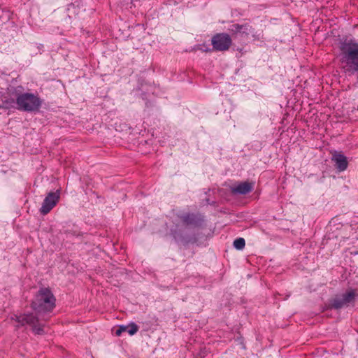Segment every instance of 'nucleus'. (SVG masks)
<instances>
[{"mask_svg":"<svg viewBox=\"0 0 358 358\" xmlns=\"http://www.w3.org/2000/svg\"><path fill=\"white\" fill-rule=\"evenodd\" d=\"M189 217V215H187V216L185 217L184 219H183L184 222H188Z\"/></svg>","mask_w":358,"mask_h":358,"instance_id":"ddd939ff","label":"nucleus"},{"mask_svg":"<svg viewBox=\"0 0 358 358\" xmlns=\"http://www.w3.org/2000/svg\"><path fill=\"white\" fill-rule=\"evenodd\" d=\"M331 160L339 172L347 169L348 162L347 157L341 152L335 151L332 155Z\"/></svg>","mask_w":358,"mask_h":358,"instance_id":"0eeeda50","label":"nucleus"},{"mask_svg":"<svg viewBox=\"0 0 358 358\" xmlns=\"http://www.w3.org/2000/svg\"><path fill=\"white\" fill-rule=\"evenodd\" d=\"M60 198V190L50 192L45 196L40 209L43 215L48 214L58 203Z\"/></svg>","mask_w":358,"mask_h":358,"instance_id":"39448f33","label":"nucleus"},{"mask_svg":"<svg viewBox=\"0 0 358 358\" xmlns=\"http://www.w3.org/2000/svg\"><path fill=\"white\" fill-rule=\"evenodd\" d=\"M355 297V292L353 290L348 291L345 294H344L342 298L336 299L333 303V306L335 308H341L345 306L348 305L352 303Z\"/></svg>","mask_w":358,"mask_h":358,"instance_id":"6e6552de","label":"nucleus"},{"mask_svg":"<svg viewBox=\"0 0 358 358\" xmlns=\"http://www.w3.org/2000/svg\"><path fill=\"white\" fill-rule=\"evenodd\" d=\"M245 239L243 238H236L234 241V246L237 250H242V249H243L244 247H245Z\"/></svg>","mask_w":358,"mask_h":358,"instance_id":"f8f14e48","label":"nucleus"},{"mask_svg":"<svg viewBox=\"0 0 358 358\" xmlns=\"http://www.w3.org/2000/svg\"><path fill=\"white\" fill-rule=\"evenodd\" d=\"M55 303V299L48 288L41 289L32 302V307L38 313L51 311Z\"/></svg>","mask_w":358,"mask_h":358,"instance_id":"7ed1b4c3","label":"nucleus"},{"mask_svg":"<svg viewBox=\"0 0 358 358\" xmlns=\"http://www.w3.org/2000/svg\"><path fill=\"white\" fill-rule=\"evenodd\" d=\"M138 327L134 322H131L127 325H120L115 331V335L120 336L123 332H127L130 336H133L138 331Z\"/></svg>","mask_w":358,"mask_h":358,"instance_id":"1a4fd4ad","label":"nucleus"},{"mask_svg":"<svg viewBox=\"0 0 358 358\" xmlns=\"http://www.w3.org/2000/svg\"><path fill=\"white\" fill-rule=\"evenodd\" d=\"M342 64L345 72L351 74L358 71V43H349L342 47Z\"/></svg>","mask_w":358,"mask_h":358,"instance_id":"f03ea898","label":"nucleus"},{"mask_svg":"<svg viewBox=\"0 0 358 358\" xmlns=\"http://www.w3.org/2000/svg\"><path fill=\"white\" fill-rule=\"evenodd\" d=\"M229 30L236 34H241L248 36L251 32V27L248 24L243 25L234 24L231 26Z\"/></svg>","mask_w":358,"mask_h":358,"instance_id":"9b49d317","label":"nucleus"},{"mask_svg":"<svg viewBox=\"0 0 358 358\" xmlns=\"http://www.w3.org/2000/svg\"><path fill=\"white\" fill-rule=\"evenodd\" d=\"M253 186L251 183L243 182L231 187V192L235 194H245L252 191Z\"/></svg>","mask_w":358,"mask_h":358,"instance_id":"9d476101","label":"nucleus"},{"mask_svg":"<svg viewBox=\"0 0 358 358\" xmlns=\"http://www.w3.org/2000/svg\"><path fill=\"white\" fill-rule=\"evenodd\" d=\"M11 321L15 322V326L17 328L24 326L25 324H29L32 327L34 331L37 334H42L43 333V327L41 325H38V318L34 316L32 314L29 315H13L10 317Z\"/></svg>","mask_w":358,"mask_h":358,"instance_id":"20e7f679","label":"nucleus"},{"mask_svg":"<svg viewBox=\"0 0 358 358\" xmlns=\"http://www.w3.org/2000/svg\"><path fill=\"white\" fill-rule=\"evenodd\" d=\"M42 104L38 95L24 92L21 85L10 86L6 92L0 94V108H16L26 112L37 111Z\"/></svg>","mask_w":358,"mask_h":358,"instance_id":"f257e3e1","label":"nucleus"},{"mask_svg":"<svg viewBox=\"0 0 358 358\" xmlns=\"http://www.w3.org/2000/svg\"><path fill=\"white\" fill-rule=\"evenodd\" d=\"M212 45L216 50L224 51L231 45V39L227 34H217L213 37Z\"/></svg>","mask_w":358,"mask_h":358,"instance_id":"423d86ee","label":"nucleus"}]
</instances>
